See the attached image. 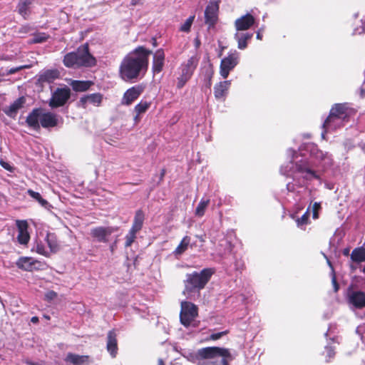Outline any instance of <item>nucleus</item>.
<instances>
[{
  "label": "nucleus",
  "mask_w": 365,
  "mask_h": 365,
  "mask_svg": "<svg viewBox=\"0 0 365 365\" xmlns=\"http://www.w3.org/2000/svg\"><path fill=\"white\" fill-rule=\"evenodd\" d=\"M158 365H165L164 361L162 359H158Z\"/></svg>",
  "instance_id": "nucleus-57"
},
{
  "label": "nucleus",
  "mask_w": 365,
  "mask_h": 365,
  "mask_svg": "<svg viewBox=\"0 0 365 365\" xmlns=\"http://www.w3.org/2000/svg\"><path fill=\"white\" fill-rule=\"evenodd\" d=\"M304 178L307 180H312L313 179L319 180L320 176L316 171L309 168L306 172V175L304 176Z\"/></svg>",
  "instance_id": "nucleus-43"
},
{
  "label": "nucleus",
  "mask_w": 365,
  "mask_h": 365,
  "mask_svg": "<svg viewBox=\"0 0 365 365\" xmlns=\"http://www.w3.org/2000/svg\"><path fill=\"white\" fill-rule=\"evenodd\" d=\"M35 250L38 254L45 256L46 257H48L50 256L49 252L46 250L45 246L42 242L36 243Z\"/></svg>",
  "instance_id": "nucleus-42"
},
{
  "label": "nucleus",
  "mask_w": 365,
  "mask_h": 365,
  "mask_svg": "<svg viewBox=\"0 0 365 365\" xmlns=\"http://www.w3.org/2000/svg\"><path fill=\"white\" fill-rule=\"evenodd\" d=\"M220 1L221 0H210L205 7L204 19L207 30L214 29L219 21Z\"/></svg>",
  "instance_id": "nucleus-6"
},
{
  "label": "nucleus",
  "mask_w": 365,
  "mask_h": 365,
  "mask_svg": "<svg viewBox=\"0 0 365 365\" xmlns=\"http://www.w3.org/2000/svg\"><path fill=\"white\" fill-rule=\"evenodd\" d=\"M93 84L91 81H78L74 80L71 83L72 89L76 92H84L88 91Z\"/></svg>",
  "instance_id": "nucleus-29"
},
{
  "label": "nucleus",
  "mask_w": 365,
  "mask_h": 365,
  "mask_svg": "<svg viewBox=\"0 0 365 365\" xmlns=\"http://www.w3.org/2000/svg\"><path fill=\"white\" fill-rule=\"evenodd\" d=\"M165 173H166V170L165 168H163L161 170H160V176H159V180L157 182V185H159L160 184L162 183V182L164 180V177L165 175Z\"/></svg>",
  "instance_id": "nucleus-52"
},
{
  "label": "nucleus",
  "mask_w": 365,
  "mask_h": 365,
  "mask_svg": "<svg viewBox=\"0 0 365 365\" xmlns=\"http://www.w3.org/2000/svg\"><path fill=\"white\" fill-rule=\"evenodd\" d=\"M40 127L43 128H54L58 124V116L57 114L52 112H45L43 110L41 111Z\"/></svg>",
  "instance_id": "nucleus-15"
},
{
  "label": "nucleus",
  "mask_w": 365,
  "mask_h": 365,
  "mask_svg": "<svg viewBox=\"0 0 365 365\" xmlns=\"http://www.w3.org/2000/svg\"><path fill=\"white\" fill-rule=\"evenodd\" d=\"M90 357L88 355H78L69 352L66 354L64 361L73 365H88Z\"/></svg>",
  "instance_id": "nucleus-23"
},
{
  "label": "nucleus",
  "mask_w": 365,
  "mask_h": 365,
  "mask_svg": "<svg viewBox=\"0 0 365 365\" xmlns=\"http://www.w3.org/2000/svg\"><path fill=\"white\" fill-rule=\"evenodd\" d=\"M356 110L351 108L347 103H335L329 111V114L323 123V128L329 129L336 125L341 127L344 123L349 121L351 116L354 115Z\"/></svg>",
  "instance_id": "nucleus-3"
},
{
  "label": "nucleus",
  "mask_w": 365,
  "mask_h": 365,
  "mask_svg": "<svg viewBox=\"0 0 365 365\" xmlns=\"http://www.w3.org/2000/svg\"><path fill=\"white\" fill-rule=\"evenodd\" d=\"M197 365H229L233 359L230 350L219 346H207L199 349L195 354Z\"/></svg>",
  "instance_id": "nucleus-2"
},
{
  "label": "nucleus",
  "mask_w": 365,
  "mask_h": 365,
  "mask_svg": "<svg viewBox=\"0 0 365 365\" xmlns=\"http://www.w3.org/2000/svg\"><path fill=\"white\" fill-rule=\"evenodd\" d=\"M348 302L356 309L365 308V292L351 291L348 295Z\"/></svg>",
  "instance_id": "nucleus-17"
},
{
  "label": "nucleus",
  "mask_w": 365,
  "mask_h": 365,
  "mask_svg": "<svg viewBox=\"0 0 365 365\" xmlns=\"http://www.w3.org/2000/svg\"><path fill=\"white\" fill-rule=\"evenodd\" d=\"M321 209V205L319 202H314L312 206V217L314 219L319 217V210Z\"/></svg>",
  "instance_id": "nucleus-44"
},
{
  "label": "nucleus",
  "mask_w": 365,
  "mask_h": 365,
  "mask_svg": "<svg viewBox=\"0 0 365 365\" xmlns=\"http://www.w3.org/2000/svg\"><path fill=\"white\" fill-rule=\"evenodd\" d=\"M138 231H135L133 229H130L128 231V233L125 235V247H130L133 243L135 242L136 239V234L138 233Z\"/></svg>",
  "instance_id": "nucleus-38"
},
{
  "label": "nucleus",
  "mask_w": 365,
  "mask_h": 365,
  "mask_svg": "<svg viewBox=\"0 0 365 365\" xmlns=\"http://www.w3.org/2000/svg\"><path fill=\"white\" fill-rule=\"evenodd\" d=\"M349 250L348 249L344 250V255H349Z\"/></svg>",
  "instance_id": "nucleus-59"
},
{
  "label": "nucleus",
  "mask_w": 365,
  "mask_h": 365,
  "mask_svg": "<svg viewBox=\"0 0 365 365\" xmlns=\"http://www.w3.org/2000/svg\"><path fill=\"white\" fill-rule=\"evenodd\" d=\"M325 350L327 351V355L329 358V359L327 361H329L330 359H331L334 356L335 351L331 346H326Z\"/></svg>",
  "instance_id": "nucleus-49"
},
{
  "label": "nucleus",
  "mask_w": 365,
  "mask_h": 365,
  "mask_svg": "<svg viewBox=\"0 0 365 365\" xmlns=\"http://www.w3.org/2000/svg\"><path fill=\"white\" fill-rule=\"evenodd\" d=\"M34 30V28L29 24L22 25L16 31L20 37H24L25 35Z\"/></svg>",
  "instance_id": "nucleus-41"
},
{
  "label": "nucleus",
  "mask_w": 365,
  "mask_h": 365,
  "mask_svg": "<svg viewBox=\"0 0 365 365\" xmlns=\"http://www.w3.org/2000/svg\"><path fill=\"white\" fill-rule=\"evenodd\" d=\"M151 41H152V44L154 47H156L158 46V43H157V40L155 37H153L151 38Z\"/></svg>",
  "instance_id": "nucleus-55"
},
{
  "label": "nucleus",
  "mask_w": 365,
  "mask_h": 365,
  "mask_svg": "<svg viewBox=\"0 0 365 365\" xmlns=\"http://www.w3.org/2000/svg\"><path fill=\"white\" fill-rule=\"evenodd\" d=\"M255 19L250 14H247L235 21V26L237 31H246L251 28L255 24Z\"/></svg>",
  "instance_id": "nucleus-19"
},
{
  "label": "nucleus",
  "mask_w": 365,
  "mask_h": 365,
  "mask_svg": "<svg viewBox=\"0 0 365 365\" xmlns=\"http://www.w3.org/2000/svg\"><path fill=\"white\" fill-rule=\"evenodd\" d=\"M214 273V269L205 268L200 272H193L190 274H187L186 279L184 280L185 288L183 293L185 294H190L192 292H199L205 288Z\"/></svg>",
  "instance_id": "nucleus-4"
},
{
  "label": "nucleus",
  "mask_w": 365,
  "mask_h": 365,
  "mask_svg": "<svg viewBox=\"0 0 365 365\" xmlns=\"http://www.w3.org/2000/svg\"><path fill=\"white\" fill-rule=\"evenodd\" d=\"M287 190H288L289 191H293L294 187H292H292H290V186H289V185H287Z\"/></svg>",
  "instance_id": "nucleus-60"
},
{
  "label": "nucleus",
  "mask_w": 365,
  "mask_h": 365,
  "mask_svg": "<svg viewBox=\"0 0 365 365\" xmlns=\"http://www.w3.org/2000/svg\"><path fill=\"white\" fill-rule=\"evenodd\" d=\"M16 225L18 229L17 241L19 244L26 245L30 240V235L28 232L29 224L26 220H17Z\"/></svg>",
  "instance_id": "nucleus-13"
},
{
  "label": "nucleus",
  "mask_w": 365,
  "mask_h": 365,
  "mask_svg": "<svg viewBox=\"0 0 365 365\" xmlns=\"http://www.w3.org/2000/svg\"><path fill=\"white\" fill-rule=\"evenodd\" d=\"M296 223L298 227H302V225H306L309 223V209L304 213V215L301 217H298L296 220Z\"/></svg>",
  "instance_id": "nucleus-40"
},
{
  "label": "nucleus",
  "mask_w": 365,
  "mask_h": 365,
  "mask_svg": "<svg viewBox=\"0 0 365 365\" xmlns=\"http://www.w3.org/2000/svg\"><path fill=\"white\" fill-rule=\"evenodd\" d=\"M351 259L356 263L365 262V247H359L353 250Z\"/></svg>",
  "instance_id": "nucleus-32"
},
{
  "label": "nucleus",
  "mask_w": 365,
  "mask_h": 365,
  "mask_svg": "<svg viewBox=\"0 0 365 365\" xmlns=\"http://www.w3.org/2000/svg\"><path fill=\"white\" fill-rule=\"evenodd\" d=\"M26 103V98L24 96L18 98L9 107L4 108V113L10 118H14L21 108L24 107Z\"/></svg>",
  "instance_id": "nucleus-20"
},
{
  "label": "nucleus",
  "mask_w": 365,
  "mask_h": 365,
  "mask_svg": "<svg viewBox=\"0 0 365 365\" xmlns=\"http://www.w3.org/2000/svg\"><path fill=\"white\" fill-rule=\"evenodd\" d=\"M239 63V53L237 51L230 53L222 59L220 66V73L223 78H227L230 72Z\"/></svg>",
  "instance_id": "nucleus-10"
},
{
  "label": "nucleus",
  "mask_w": 365,
  "mask_h": 365,
  "mask_svg": "<svg viewBox=\"0 0 365 365\" xmlns=\"http://www.w3.org/2000/svg\"><path fill=\"white\" fill-rule=\"evenodd\" d=\"M143 0H131L130 5L133 6H137V5H143Z\"/></svg>",
  "instance_id": "nucleus-53"
},
{
  "label": "nucleus",
  "mask_w": 365,
  "mask_h": 365,
  "mask_svg": "<svg viewBox=\"0 0 365 365\" xmlns=\"http://www.w3.org/2000/svg\"><path fill=\"white\" fill-rule=\"evenodd\" d=\"M252 33H236L235 38L237 41V47L239 49L244 50L247 47L248 41L252 38Z\"/></svg>",
  "instance_id": "nucleus-27"
},
{
  "label": "nucleus",
  "mask_w": 365,
  "mask_h": 365,
  "mask_svg": "<svg viewBox=\"0 0 365 365\" xmlns=\"http://www.w3.org/2000/svg\"><path fill=\"white\" fill-rule=\"evenodd\" d=\"M63 63L67 68H78L77 51L66 53L63 57Z\"/></svg>",
  "instance_id": "nucleus-30"
},
{
  "label": "nucleus",
  "mask_w": 365,
  "mask_h": 365,
  "mask_svg": "<svg viewBox=\"0 0 365 365\" xmlns=\"http://www.w3.org/2000/svg\"><path fill=\"white\" fill-rule=\"evenodd\" d=\"M190 243V237L189 236H185L174 250L173 254L175 256H180L187 250Z\"/></svg>",
  "instance_id": "nucleus-33"
},
{
  "label": "nucleus",
  "mask_w": 365,
  "mask_h": 365,
  "mask_svg": "<svg viewBox=\"0 0 365 365\" xmlns=\"http://www.w3.org/2000/svg\"><path fill=\"white\" fill-rule=\"evenodd\" d=\"M145 90V86L143 84L135 85L128 88L124 93L121 99V104L123 106H130Z\"/></svg>",
  "instance_id": "nucleus-11"
},
{
  "label": "nucleus",
  "mask_w": 365,
  "mask_h": 365,
  "mask_svg": "<svg viewBox=\"0 0 365 365\" xmlns=\"http://www.w3.org/2000/svg\"><path fill=\"white\" fill-rule=\"evenodd\" d=\"M287 190H288L289 191H293L294 187H292H292H290V186H289V185H287Z\"/></svg>",
  "instance_id": "nucleus-61"
},
{
  "label": "nucleus",
  "mask_w": 365,
  "mask_h": 365,
  "mask_svg": "<svg viewBox=\"0 0 365 365\" xmlns=\"http://www.w3.org/2000/svg\"><path fill=\"white\" fill-rule=\"evenodd\" d=\"M197 315L198 309L195 304L190 302H181L180 320L184 327H190Z\"/></svg>",
  "instance_id": "nucleus-7"
},
{
  "label": "nucleus",
  "mask_w": 365,
  "mask_h": 365,
  "mask_svg": "<svg viewBox=\"0 0 365 365\" xmlns=\"http://www.w3.org/2000/svg\"><path fill=\"white\" fill-rule=\"evenodd\" d=\"M195 18V15L190 16L189 18H187L185 23L180 26V31L182 32H189L190 31Z\"/></svg>",
  "instance_id": "nucleus-39"
},
{
  "label": "nucleus",
  "mask_w": 365,
  "mask_h": 365,
  "mask_svg": "<svg viewBox=\"0 0 365 365\" xmlns=\"http://www.w3.org/2000/svg\"><path fill=\"white\" fill-rule=\"evenodd\" d=\"M308 169H309V168L303 164L299 163H296V170L299 173H306Z\"/></svg>",
  "instance_id": "nucleus-48"
},
{
  "label": "nucleus",
  "mask_w": 365,
  "mask_h": 365,
  "mask_svg": "<svg viewBox=\"0 0 365 365\" xmlns=\"http://www.w3.org/2000/svg\"><path fill=\"white\" fill-rule=\"evenodd\" d=\"M257 38L258 39H260V40H261V39H262V35H261L259 33H257Z\"/></svg>",
  "instance_id": "nucleus-62"
},
{
  "label": "nucleus",
  "mask_w": 365,
  "mask_h": 365,
  "mask_svg": "<svg viewBox=\"0 0 365 365\" xmlns=\"http://www.w3.org/2000/svg\"><path fill=\"white\" fill-rule=\"evenodd\" d=\"M46 242L51 252L56 253L59 251L60 245L55 233H48L46 235Z\"/></svg>",
  "instance_id": "nucleus-31"
},
{
  "label": "nucleus",
  "mask_w": 365,
  "mask_h": 365,
  "mask_svg": "<svg viewBox=\"0 0 365 365\" xmlns=\"http://www.w3.org/2000/svg\"><path fill=\"white\" fill-rule=\"evenodd\" d=\"M144 220L145 213L143 210L141 209L137 210L135 212L132 227L130 229L138 232L140 231L143 228Z\"/></svg>",
  "instance_id": "nucleus-28"
},
{
  "label": "nucleus",
  "mask_w": 365,
  "mask_h": 365,
  "mask_svg": "<svg viewBox=\"0 0 365 365\" xmlns=\"http://www.w3.org/2000/svg\"><path fill=\"white\" fill-rule=\"evenodd\" d=\"M60 77V72L57 69H48L42 72L38 78L40 83H51Z\"/></svg>",
  "instance_id": "nucleus-24"
},
{
  "label": "nucleus",
  "mask_w": 365,
  "mask_h": 365,
  "mask_svg": "<svg viewBox=\"0 0 365 365\" xmlns=\"http://www.w3.org/2000/svg\"><path fill=\"white\" fill-rule=\"evenodd\" d=\"M31 321L34 323H36L38 322V318L37 317H33Z\"/></svg>",
  "instance_id": "nucleus-56"
},
{
  "label": "nucleus",
  "mask_w": 365,
  "mask_h": 365,
  "mask_svg": "<svg viewBox=\"0 0 365 365\" xmlns=\"http://www.w3.org/2000/svg\"><path fill=\"white\" fill-rule=\"evenodd\" d=\"M150 50L143 46H138L126 55L119 66V76L124 81H133L138 78L142 71H147Z\"/></svg>",
  "instance_id": "nucleus-1"
},
{
  "label": "nucleus",
  "mask_w": 365,
  "mask_h": 365,
  "mask_svg": "<svg viewBox=\"0 0 365 365\" xmlns=\"http://www.w3.org/2000/svg\"><path fill=\"white\" fill-rule=\"evenodd\" d=\"M195 44H196V46L198 47L200 46V40L196 39L195 40Z\"/></svg>",
  "instance_id": "nucleus-58"
},
{
  "label": "nucleus",
  "mask_w": 365,
  "mask_h": 365,
  "mask_svg": "<svg viewBox=\"0 0 365 365\" xmlns=\"http://www.w3.org/2000/svg\"><path fill=\"white\" fill-rule=\"evenodd\" d=\"M34 0H19L16 6L17 12L26 20L31 15V6Z\"/></svg>",
  "instance_id": "nucleus-25"
},
{
  "label": "nucleus",
  "mask_w": 365,
  "mask_h": 365,
  "mask_svg": "<svg viewBox=\"0 0 365 365\" xmlns=\"http://www.w3.org/2000/svg\"><path fill=\"white\" fill-rule=\"evenodd\" d=\"M27 67H28L27 66H19V67L11 68V69H9L7 71V74L8 75L14 74V73L19 72V71H21V69L27 68Z\"/></svg>",
  "instance_id": "nucleus-50"
},
{
  "label": "nucleus",
  "mask_w": 365,
  "mask_h": 365,
  "mask_svg": "<svg viewBox=\"0 0 365 365\" xmlns=\"http://www.w3.org/2000/svg\"><path fill=\"white\" fill-rule=\"evenodd\" d=\"M113 232V230L109 227H97L91 230V236L98 242H106L108 241L107 237Z\"/></svg>",
  "instance_id": "nucleus-22"
},
{
  "label": "nucleus",
  "mask_w": 365,
  "mask_h": 365,
  "mask_svg": "<svg viewBox=\"0 0 365 365\" xmlns=\"http://www.w3.org/2000/svg\"><path fill=\"white\" fill-rule=\"evenodd\" d=\"M227 333H228L227 331H225L212 334L210 336L209 339L212 340V341L217 340V339H220L222 336H223L224 335H226Z\"/></svg>",
  "instance_id": "nucleus-46"
},
{
  "label": "nucleus",
  "mask_w": 365,
  "mask_h": 365,
  "mask_svg": "<svg viewBox=\"0 0 365 365\" xmlns=\"http://www.w3.org/2000/svg\"><path fill=\"white\" fill-rule=\"evenodd\" d=\"M210 204V200L202 199L195 209V215L198 217L204 215L206 208Z\"/></svg>",
  "instance_id": "nucleus-37"
},
{
  "label": "nucleus",
  "mask_w": 365,
  "mask_h": 365,
  "mask_svg": "<svg viewBox=\"0 0 365 365\" xmlns=\"http://www.w3.org/2000/svg\"><path fill=\"white\" fill-rule=\"evenodd\" d=\"M212 76H213V71H210L208 73H207L206 75V83H205V86L210 90V88H211V86H212Z\"/></svg>",
  "instance_id": "nucleus-47"
},
{
  "label": "nucleus",
  "mask_w": 365,
  "mask_h": 365,
  "mask_svg": "<svg viewBox=\"0 0 365 365\" xmlns=\"http://www.w3.org/2000/svg\"><path fill=\"white\" fill-rule=\"evenodd\" d=\"M41 111H43L41 108H34L26 118L27 125L36 131L40 130Z\"/></svg>",
  "instance_id": "nucleus-14"
},
{
  "label": "nucleus",
  "mask_w": 365,
  "mask_h": 365,
  "mask_svg": "<svg viewBox=\"0 0 365 365\" xmlns=\"http://www.w3.org/2000/svg\"><path fill=\"white\" fill-rule=\"evenodd\" d=\"M200 58L197 56H192L189 59L181 64L180 67V74L177 78V88L181 89L186 83L191 78L196 69Z\"/></svg>",
  "instance_id": "nucleus-5"
},
{
  "label": "nucleus",
  "mask_w": 365,
  "mask_h": 365,
  "mask_svg": "<svg viewBox=\"0 0 365 365\" xmlns=\"http://www.w3.org/2000/svg\"><path fill=\"white\" fill-rule=\"evenodd\" d=\"M106 349L112 358H115L118 354V339L115 329L110 330L107 334Z\"/></svg>",
  "instance_id": "nucleus-18"
},
{
  "label": "nucleus",
  "mask_w": 365,
  "mask_h": 365,
  "mask_svg": "<svg viewBox=\"0 0 365 365\" xmlns=\"http://www.w3.org/2000/svg\"><path fill=\"white\" fill-rule=\"evenodd\" d=\"M363 272H365V267L363 269Z\"/></svg>",
  "instance_id": "nucleus-63"
},
{
  "label": "nucleus",
  "mask_w": 365,
  "mask_h": 365,
  "mask_svg": "<svg viewBox=\"0 0 365 365\" xmlns=\"http://www.w3.org/2000/svg\"><path fill=\"white\" fill-rule=\"evenodd\" d=\"M33 38L29 41L30 44L41 43L47 41L50 35L45 32H36L32 34Z\"/></svg>",
  "instance_id": "nucleus-35"
},
{
  "label": "nucleus",
  "mask_w": 365,
  "mask_h": 365,
  "mask_svg": "<svg viewBox=\"0 0 365 365\" xmlns=\"http://www.w3.org/2000/svg\"><path fill=\"white\" fill-rule=\"evenodd\" d=\"M71 97V89L68 86L57 88L51 95L48 106L52 108L63 106Z\"/></svg>",
  "instance_id": "nucleus-8"
},
{
  "label": "nucleus",
  "mask_w": 365,
  "mask_h": 365,
  "mask_svg": "<svg viewBox=\"0 0 365 365\" xmlns=\"http://www.w3.org/2000/svg\"><path fill=\"white\" fill-rule=\"evenodd\" d=\"M231 81H225L217 83L214 87V95L216 99L225 98L230 87Z\"/></svg>",
  "instance_id": "nucleus-26"
},
{
  "label": "nucleus",
  "mask_w": 365,
  "mask_h": 365,
  "mask_svg": "<svg viewBox=\"0 0 365 365\" xmlns=\"http://www.w3.org/2000/svg\"><path fill=\"white\" fill-rule=\"evenodd\" d=\"M16 264L18 268L26 272L41 270L44 267V264L41 262L34 259L32 257H20Z\"/></svg>",
  "instance_id": "nucleus-12"
},
{
  "label": "nucleus",
  "mask_w": 365,
  "mask_h": 365,
  "mask_svg": "<svg viewBox=\"0 0 365 365\" xmlns=\"http://www.w3.org/2000/svg\"><path fill=\"white\" fill-rule=\"evenodd\" d=\"M27 193L31 197L36 200L43 207L48 208L51 207L50 203L46 200L43 199L39 192H35L31 189H29L27 190Z\"/></svg>",
  "instance_id": "nucleus-34"
},
{
  "label": "nucleus",
  "mask_w": 365,
  "mask_h": 365,
  "mask_svg": "<svg viewBox=\"0 0 365 365\" xmlns=\"http://www.w3.org/2000/svg\"><path fill=\"white\" fill-rule=\"evenodd\" d=\"M315 155H316L317 158H319L322 159L324 157V154H323L322 151H321V150H317V152L315 153Z\"/></svg>",
  "instance_id": "nucleus-54"
},
{
  "label": "nucleus",
  "mask_w": 365,
  "mask_h": 365,
  "mask_svg": "<svg viewBox=\"0 0 365 365\" xmlns=\"http://www.w3.org/2000/svg\"><path fill=\"white\" fill-rule=\"evenodd\" d=\"M165 53L163 48L158 49L153 55L152 70L154 73H160L164 66Z\"/></svg>",
  "instance_id": "nucleus-21"
},
{
  "label": "nucleus",
  "mask_w": 365,
  "mask_h": 365,
  "mask_svg": "<svg viewBox=\"0 0 365 365\" xmlns=\"http://www.w3.org/2000/svg\"><path fill=\"white\" fill-rule=\"evenodd\" d=\"M151 103L147 101H141L139 103H138L135 108L134 111L136 113V115L135 116V120H136L139 115L143 113H145L148 108L150 107Z\"/></svg>",
  "instance_id": "nucleus-36"
},
{
  "label": "nucleus",
  "mask_w": 365,
  "mask_h": 365,
  "mask_svg": "<svg viewBox=\"0 0 365 365\" xmlns=\"http://www.w3.org/2000/svg\"><path fill=\"white\" fill-rule=\"evenodd\" d=\"M78 68L93 67L96 65V58L90 53L89 46L85 43L77 48Z\"/></svg>",
  "instance_id": "nucleus-9"
},
{
  "label": "nucleus",
  "mask_w": 365,
  "mask_h": 365,
  "mask_svg": "<svg viewBox=\"0 0 365 365\" xmlns=\"http://www.w3.org/2000/svg\"><path fill=\"white\" fill-rule=\"evenodd\" d=\"M0 165L8 171L12 170V167L10 165V164L4 161L3 160H0Z\"/></svg>",
  "instance_id": "nucleus-51"
},
{
  "label": "nucleus",
  "mask_w": 365,
  "mask_h": 365,
  "mask_svg": "<svg viewBox=\"0 0 365 365\" xmlns=\"http://www.w3.org/2000/svg\"><path fill=\"white\" fill-rule=\"evenodd\" d=\"M57 297V293L53 290H50L45 294V300L51 302Z\"/></svg>",
  "instance_id": "nucleus-45"
},
{
  "label": "nucleus",
  "mask_w": 365,
  "mask_h": 365,
  "mask_svg": "<svg viewBox=\"0 0 365 365\" xmlns=\"http://www.w3.org/2000/svg\"><path fill=\"white\" fill-rule=\"evenodd\" d=\"M103 96L100 93H95L89 95H86L81 97L78 103V107L86 108L88 103H91L95 106H101L103 101Z\"/></svg>",
  "instance_id": "nucleus-16"
}]
</instances>
